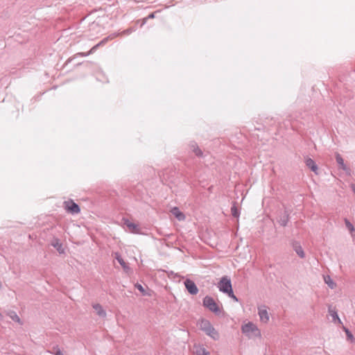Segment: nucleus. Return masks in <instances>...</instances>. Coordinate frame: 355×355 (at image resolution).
<instances>
[{
  "label": "nucleus",
  "mask_w": 355,
  "mask_h": 355,
  "mask_svg": "<svg viewBox=\"0 0 355 355\" xmlns=\"http://www.w3.org/2000/svg\"><path fill=\"white\" fill-rule=\"evenodd\" d=\"M242 333L249 338H261V334L256 324L252 322H248L241 327Z\"/></svg>",
  "instance_id": "1"
},
{
  "label": "nucleus",
  "mask_w": 355,
  "mask_h": 355,
  "mask_svg": "<svg viewBox=\"0 0 355 355\" xmlns=\"http://www.w3.org/2000/svg\"><path fill=\"white\" fill-rule=\"evenodd\" d=\"M202 305L216 315H219L221 313V309L219 307L214 299L211 296L206 295L203 298Z\"/></svg>",
  "instance_id": "2"
},
{
  "label": "nucleus",
  "mask_w": 355,
  "mask_h": 355,
  "mask_svg": "<svg viewBox=\"0 0 355 355\" xmlns=\"http://www.w3.org/2000/svg\"><path fill=\"white\" fill-rule=\"evenodd\" d=\"M63 207L67 213H69L72 215L78 214L80 212V208L79 205L71 199L65 200L63 202Z\"/></svg>",
  "instance_id": "3"
},
{
  "label": "nucleus",
  "mask_w": 355,
  "mask_h": 355,
  "mask_svg": "<svg viewBox=\"0 0 355 355\" xmlns=\"http://www.w3.org/2000/svg\"><path fill=\"white\" fill-rule=\"evenodd\" d=\"M218 288L220 292L225 294L232 289L230 278L227 276L223 277L218 283Z\"/></svg>",
  "instance_id": "4"
},
{
  "label": "nucleus",
  "mask_w": 355,
  "mask_h": 355,
  "mask_svg": "<svg viewBox=\"0 0 355 355\" xmlns=\"http://www.w3.org/2000/svg\"><path fill=\"white\" fill-rule=\"evenodd\" d=\"M267 309L268 307L266 305H261L258 307V315L261 322L263 323H267L270 319Z\"/></svg>",
  "instance_id": "5"
},
{
  "label": "nucleus",
  "mask_w": 355,
  "mask_h": 355,
  "mask_svg": "<svg viewBox=\"0 0 355 355\" xmlns=\"http://www.w3.org/2000/svg\"><path fill=\"white\" fill-rule=\"evenodd\" d=\"M184 284L189 294L193 295L198 294L199 290L193 281L187 279Z\"/></svg>",
  "instance_id": "6"
},
{
  "label": "nucleus",
  "mask_w": 355,
  "mask_h": 355,
  "mask_svg": "<svg viewBox=\"0 0 355 355\" xmlns=\"http://www.w3.org/2000/svg\"><path fill=\"white\" fill-rule=\"evenodd\" d=\"M306 166L309 168L313 172H314L316 175L318 174V167L315 161L310 158L307 157L305 159Z\"/></svg>",
  "instance_id": "7"
},
{
  "label": "nucleus",
  "mask_w": 355,
  "mask_h": 355,
  "mask_svg": "<svg viewBox=\"0 0 355 355\" xmlns=\"http://www.w3.org/2000/svg\"><path fill=\"white\" fill-rule=\"evenodd\" d=\"M336 160L340 168H342L343 171H345L347 173H349V172H350L349 168L347 167V165L344 163V159L339 153L336 154Z\"/></svg>",
  "instance_id": "8"
},
{
  "label": "nucleus",
  "mask_w": 355,
  "mask_h": 355,
  "mask_svg": "<svg viewBox=\"0 0 355 355\" xmlns=\"http://www.w3.org/2000/svg\"><path fill=\"white\" fill-rule=\"evenodd\" d=\"M124 225L130 230L132 233L137 234L139 232V227L137 224L130 222L128 219L124 218Z\"/></svg>",
  "instance_id": "9"
},
{
  "label": "nucleus",
  "mask_w": 355,
  "mask_h": 355,
  "mask_svg": "<svg viewBox=\"0 0 355 355\" xmlns=\"http://www.w3.org/2000/svg\"><path fill=\"white\" fill-rule=\"evenodd\" d=\"M292 246L293 250L300 258L303 259L305 257V253L304 252V250L299 242H293Z\"/></svg>",
  "instance_id": "10"
},
{
  "label": "nucleus",
  "mask_w": 355,
  "mask_h": 355,
  "mask_svg": "<svg viewBox=\"0 0 355 355\" xmlns=\"http://www.w3.org/2000/svg\"><path fill=\"white\" fill-rule=\"evenodd\" d=\"M204 332L206 334V335L209 336L214 340H218L219 339V334L213 327V325L207 329Z\"/></svg>",
  "instance_id": "11"
},
{
  "label": "nucleus",
  "mask_w": 355,
  "mask_h": 355,
  "mask_svg": "<svg viewBox=\"0 0 355 355\" xmlns=\"http://www.w3.org/2000/svg\"><path fill=\"white\" fill-rule=\"evenodd\" d=\"M114 257L119 263V264L121 266L125 272H128L130 270V268L125 262V261L123 260V259L121 257V254L119 252L115 253Z\"/></svg>",
  "instance_id": "12"
},
{
  "label": "nucleus",
  "mask_w": 355,
  "mask_h": 355,
  "mask_svg": "<svg viewBox=\"0 0 355 355\" xmlns=\"http://www.w3.org/2000/svg\"><path fill=\"white\" fill-rule=\"evenodd\" d=\"M171 214L180 221L185 219V215L180 210L178 207H174L171 210Z\"/></svg>",
  "instance_id": "13"
},
{
  "label": "nucleus",
  "mask_w": 355,
  "mask_h": 355,
  "mask_svg": "<svg viewBox=\"0 0 355 355\" xmlns=\"http://www.w3.org/2000/svg\"><path fill=\"white\" fill-rule=\"evenodd\" d=\"M92 307L96 311V313L98 316L101 318L106 317V312L100 304H94Z\"/></svg>",
  "instance_id": "14"
},
{
  "label": "nucleus",
  "mask_w": 355,
  "mask_h": 355,
  "mask_svg": "<svg viewBox=\"0 0 355 355\" xmlns=\"http://www.w3.org/2000/svg\"><path fill=\"white\" fill-rule=\"evenodd\" d=\"M199 325H200V329L202 331H206L207 329H208L212 324L208 320L202 318L199 322Z\"/></svg>",
  "instance_id": "15"
},
{
  "label": "nucleus",
  "mask_w": 355,
  "mask_h": 355,
  "mask_svg": "<svg viewBox=\"0 0 355 355\" xmlns=\"http://www.w3.org/2000/svg\"><path fill=\"white\" fill-rule=\"evenodd\" d=\"M119 35H120V33H112V34L109 35L108 36L105 37V38H103L101 41H100V44H102V46H103V45L105 44L109 40H113L114 38L116 37Z\"/></svg>",
  "instance_id": "16"
},
{
  "label": "nucleus",
  "mask_w": 355,
  "mask_h": 355,
  "mask_svg": "<svg viewBox=\"0 0 355 355\" xmlns=\"http://www.w3.org/2000/svg\"><path fill=\"white\" fill-rule=\"evenodd\" d=\"M8 315L15 322H18L19 324H22V322L18 315L14 311H10L8 313Z\"/></svg>",
  "instance_id": "17"
},
{
  "label": "nucleus",
  "mask_w": 355,
  "mask_h": 355,
  "mask_svg": "<svg viewBox=\"0 0 355 355\" xmlns=\"http://www.w3.org/2000/svg\"><path fill=\"white\" fill-rule=\"evenodd\" d=\"M324 282L328 285V286L333 289L336 287V283L333 281L330 276L327 275L324 277Z\"/></svg>",
  "instance_id": "18"
},
{
  "label": "nucleus",
  "mask_w": 355,
  "mask_h": 355,
  "mask_svg": "<svg viewBox=\"0 0 355 355\" xmlns=\"http://www.w3.org/2000/svg\"><path fill=\"white\" fill-rule=\"evenodd\" d=\"M196 353L197 355H209V352L205 347H200L199 348H198L196 349Z\"/></svg>",
  "instance_id": "19"
},
{
  "label": "nucleus",
  "mask_w": 355,
  "mask_h": 355,
  "mask_svg": "<svg viewBox=\"0 0 355 355\" xmlns=\"http://www.w3.org/2000/svg\"><path fill=\"white\" fill-rule=\"evenodd\" d=\"M231 213H232V215L234 216V217H236V218H238L239 217V215H240V212L238 210L235 203L232 205V207H231Z\"/></svg>",
  "instance_id": "20"
},
{
  "label": "nucleus",
  "mask_w": 355,
  "mask_h": 355,
  "mask_svg": "<svg viewBox=\"0 0 355 355\" xmlns=\"http://www.w3.org/2000/svg\"><path fill=\"white\" fill-rule=\"evenodd\" d=\"M288 222V215L284 216L282 218H280V220L279 221V224L283 227L286 226Z\"/></svg>",
  "instance_id": "21"
},
{
  "label": "nucleus",
  "mask_w": 355,
  "mask_h": 355,
  "mask_svg": "<svg viewBox=\"0 0 355 355\" xmlns=\"http://www.w3.org/2000/svg\"><path fill=\"white\" fill-rule=\"evenodd\" d=\"M345 331L346 334L347 339L349 340L351 343H353L354 341V336L352 334V332L348 329L345 328Z\"/></svg>",
  "instance_id": "22"
},
{
  "label": "nucleus",
  "mask_w": 355,
  "mask_h": 355,
  "mask_svg": "<svg viewBox=\"0 0 355 355\" xmlns=\"http://www.w3.org/2000/svg\"><path fill=\"white\" fill-rule=\"evenodd\" d=\"M135 287L137 288L144 296L148 295L147 293L146 292L144 288L142 286L141 284L137 283L135 285Z\"/></svg>",
  "instance_id": "23"
},
{
  "label": "nucleus",
  "mask_w": 355,
  "mask_h": 355,
  "mask_svg": "<svg viewBox=\"0 0 355 355\" xmlns=\"http://www.w3.org/2000/svg\"><path fill=\"white\" fill-rule=\"evenodd\" d=\"M345 223L347 228L349 230L350 232H352L355 230L354 225L347 218L345 219Z\"/></svg>",
  "instance_id": "24"
},
{
  "label": "nucleus",
  "mask_w": 355,
  "mask_h": 355,
  "mask_svg": "<svg viewBox=\"0 0 355 355\" xmlns=\"http://www.w3.org/2000/svg\"><path fill=\"white\" fill-rule=\"evenodd\" d=\"M225 294H227L234 301H235V302H238L239 301V299L237 298V297L234 294L233 289H231L230 291H229Z\"/></svg>",
  "instance_id": "25"
},
{
  "label": "nucleus",
  "mask_w": 355,
  "mask_h": 355,
  "mask_svg": "<svg viewBox=\"0 0 355 355\" xmlns=\"http://www.w3.org/2000/svg\"><path fill=\"white\" fill-rule=\"evenodd\" d=\"M329 311L330 313V315H331V317L333 318V320H338L339 322H340V318H338V313L336 311H333V310H331L330 309H329Z\"/></svg>",
  "instance_id": "26"
},
{
  "label": "nucleus",
  "mask_w": 355,
  "mask_h": 355,
  "mask_svg": "<svg viewBox=\"0 0 355 355\" xmlns=\"http://www.w3.org/2000/svg\"><path fill=\"white\" fill-rule=\"evenodd\" d=\"M193 153L196 154L198 157H202L203 155L202 151L199 148L198 146H196V148H194L193 149Z\"/></svg>",
  "instance_id": "27"
},
{
  "label": "nucleus",
  "mask_w": 355,
  "mask_h": 355,
  "mask_svg": "<svg viewBox=\"0 0 355 355\" xmlns=\"http://www.w3.org/2000/svg\"><path fill=\"white\" fill-rule=\"evenodd\" d=\"M54 248H56V250L60 252V253H63L64 252V250L62 247V244L61 243H59L58 242L55 243V244L53 245Z\"/></svg>",
  "instance_id": "28"
},
{
  "label": "nucleus",
  "mask_w": 355,
  "mask_h": 355,
  "mask_svg": "<svg viewBox=\"0 0 355 355\" xmlns=\"http://www.w3.org/2000/svg\"><path fill=\"white\" fill-rule=\"evenodd\" d=\"M53 350H55V352L52 353L54 354L55 355H64L58 345L53 347Z\"/></svg>",
  "instance_id": "29"
},
{
  "label": "nucleus",
  "mask_w": 355,
  "mask_h": 355,
  "mask_svg": "<svg viewBox=\"0 0 355 355\" xmlns=\"http://www.w3.org/2000/svg\"><path fill=\"white\" fill-rule=\"evenodd\" d=\"M134 31H135V28H128V29H126V30H125V31H123V32L119 33H120V35H121V34L129 35V34H130L131 33H132Z\"/></svg>",
  "instance_id": "30"
},
{
  "label": "nucleus",
  "mask_w": 355,
  "mask_h": 355,
  "mask_svg": "<svg viewBox=\"0 0 355 355\" xmlns=\"http://www.w3.org/2000/svg\"><path fill=\"white\" fill-rule=\"evenodd\" d=\"M92 54L91 53H89V51L87 53H83V52H81V53H78L76 55H78V56H81V57H86V56H88L89 55Z\"/></svg>",
  "instance_id": "31"
},
{
  "label": "nucleus",
  "mask_w": 355,
  "mask_h": 355,
  "mask_svg": "<svg viewBox=\"0 0 355 355\" xmlns=\"http://www.w3.org/2000/svg\"><path fill=\"white\" fill-rule=\"evenodd\" d=\"M98 48V45H94L90 50H89V53H91L92 54L94 53L96 49Z\"/></svg>",
  "instance_id": "32"
},
{
  "label": "nucleus",
  "mask_w": 355,
  "mask_h": 355,
  "mask_svg": "<svg viewBox=\"0 0 355 355\" xmlns=\"http://www.w3.org/2000/svg\"><path fill=\"white\" fill-rule=\"evenodd\" d=\"M196 146H198V144L195 141H192L190 144V147L193 150L194 148H196Z\"/></svg>",
  "instance_id": "33"
},
{
  "label": "nucleus",
  "mask_w": 355,
  "mask_h": 355,
  "mask_svg": "<svg viewBox=\"0 0 355 355\" xmlns=\"http://www.w3.org/2000/svg\"><path fill=\"white\" fill-rule=\"evenodd\" d=\"M155 17V13H150L148 16V18H150V19H152V18H154Z\"/></svg>",
  "instance_id": "34"
},
{
  "label": "nucleus",
  "mask_w": 355,
  "mask_h": 355,
  "mask_svg": "<svg viewBox=\"0 0 355 355\" xmlns=\"http://www.w3.org/2000/svg\"><path fill=\"white\" fill-rule=\"evenodd\" d=\"M352 189L353 192L355 193V185L354 184L352 185Z\"/></svg>",
  "instance_id": "35"
},
{
  "label": "nucleus",
  "mask_w": 355,
  "mask_h": 355,
  "mask_svg": "<svg viewBox=\"0 0 355 355\" xmlns=\"http://www.w3.org/2000/svg\"><path fill=\"white\" fill-rule=\"evenodd\" d=\"M96 45H98V47H100L101 46H102V44H100V42H99L98 44H96Z\"/></svg>",
  "instance_id": "36"
},
{
  "label": "nucleus",
  "mask_w": 355,
  "mask_h": 355,
  "mask_svg": "<svg viewBox=\"0 0 355 355\" xmlns=\"http://www.w3.org/2000/svg\"><path fill=\"white\" fill-rule=\"evenodd\" d=\"M1 286H2V284H1V282H0V288H1Z\"/></svg>",
  "instance_id": "37"
}]
</instances>
